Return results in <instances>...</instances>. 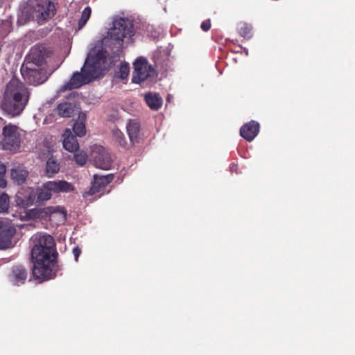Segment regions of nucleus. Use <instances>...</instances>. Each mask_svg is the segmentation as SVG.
Instances as JSON below:
<instances>
[{"label": "nucleus", "instance_id": "obj_10", "mask_svg": "<svg viewBox=\"0 0 355 355\" xmlns=\"http://www.w3.org/2000/svg\"><path fill=\"white\" fill-rule=\"evenodd\" d=\"M99 52L93 55L90 53L86 59L81 71L89 79V83L93 81L99 74Z\"/></svg>", "mask_w": 355, "mask_h": 355}, {"label": "nucleus", "instance_id": "obj_13", "mask_svg": "<svg viewBox=\"0 0 355 355\" xmlns=\"http://www.w3.org/2000/svg\"><path fill=\"white\" fill-rule=\"evenodd\" d=\"M16 204L21 208H26L36 205L35 194L34 188H21L16 195Z\"/></svg>", "mask_w": 355, "mask_h": 355}, {"label": "nucleus", "instance_id": "obj_19", "mask_svg": "<svg viewBox=\"0 0 355 355\" xmlns=\"http://www.w3.org/2000/svg\"><path fill=\"white\" fill-rule=\"evenodd\" d=\"M63 147L69 152H76L79 148L76 137L73 135L70 129H66L63 134Z\"/></svg>", "mask_w": 355, "mask_h": 355}, {"label": "nucleus", "instance_id": "obj_28", "mask_svg": "<svg viewBox=\"0 0 355 355\" xmlns=\"http://www.w3.org/2000/svg\"><path fill=\"white\" fill-rule=\"evenodd\" d=\"M239 34L245 38L251 37V27L246 23H240L238 27Z\"/></svg>", "mask_w": 355, "mask_h": 355}, {"label": "nucleus", "instance_id": "obj_32", "mask_svg": "<svg viewBox=\"0 0 355 355\" xmlns=\"http://www.w3.org/2000/svg\"><path fill=\"white\" fill-rule=\"evenodd\" d=\"M130 68L128 64H121L119 68L120 78L125 79L129 74Z\"/></svg>", "mask_w": 355, "mask_h": 355}, {"label": "nucleus", "instance_id": "obj_22", "mask_svg": "<svg viewBox=\"0 0 355 355\" xmlns=\"http://www.w3.org/2000/svg\"><path fill=\"white\" fill-rule=\"evenodd\" d=\"M148 106L153 110H158L162 105V98L158 94L148 93L145 96Z\"/></svg>", "mask_w": 355, "mask_h": 355}, {"label": "nucleus", "instance_id": "obj_16", "mask_svg": "<svg viewBox=\"0 0 355 355\" xmlns=\"http://www.w3.org/2000/svg\"><path fill=\"white\" fill-rule=\"evenodd\" d=\"M28 272L22 265L13 266L9 279L13 284L19 286L24 284L27 279Z\"/></svg>", "mask_w": 355, "mask_h": 355}, {"label": "nucleus", "instance_id": "obj_31", "mask_svg": "<svg viewBox=\"0 0 355 355\" xmlns=\"http://www.w3.org/2000/svg\"><path fill=\"white\" fill-rule=\"evenodd\" d=\"M6 166L0 162V187L5 188L7 185V182L5 179L6 175Z\"/></svg>", "mask_w": 355, "mask_h": 355}, {"label": "nucleus", "instance_id": "obj_5", "mask_svg": "<svg viewBox=\"0 0 355 355\" xmlns=\"http://www.w3.org/2000/svg\"><path fill=\"white\" fill-rule=\"evenodd\" d=\"M74 190V186L65 180L48 181L41 187L34 188L36 205H42L45 202L50 200L52 193H69Z\"/></svg>", "mask_w": 355, "mask_h": 355}, {"label": "nucleus", "instance_id": "obj_9", "mask_svg": "<svg viewBox=\"0 0 355 355\" xmlns=\"http://www.w3.org/2000/svg\"><path fill=\"white\" fill-rule=\"evenodd\" d=\"M152 72V67L148 64L146 59L137 58L134 62V72L132 78V83H141L145 81Z\"/></svg>", "mask_w": 355, "mask_h": 355}, {"label": "nucleus", "instance_id": "obj_20", "mask_svg": "<svg viewBox=\"0 0 355 355\" xmlns=\"http://www.w3.org/2000/svg\"><path fill=\"white\" fill-rule=\"evenodd\" d=\"M28 175V171L21 166H16L12 168L10 172L12 180L18 185H21L26 182Z\"/></svg>", "mask_w": 355, "mask_h": 355}, {"label": "nucleus", "instance_id": "obj_36", "mask_svg": "<svg viewBox=\"0 0 355 355\" xmlns=\"http://www.w3.org/2000/svg\"><path fill=\"white\" fill-rule=\"evenodd\" d=\"M49 209H53V207H49ZM59 209L58 207H54L53 208V212H56L58 211V209Z\"/></svg>", "mask_w": 355, "mask_h": 355}, {"label": "nucleus", "instance_id": "obj_15", "mask_svg": "<svg viewBox=\"0 0 355 355\" xmlns=\"http://www.w3.org/2000/svg\"><path fill=\"white\" fill-rule=\"evenodd\" d=\"M88 83H89V79H88L87 77H85L82 71H76L73 73L69 81L62 86L60 90L62 92H64L66 90H71L73 89L79 88L81 86Z\"/></svg>", "mask_w": 355, "mask_h": 355}, {"label": "nucleus", "instance_id": "obj_17", "mask_svg": "<svg viewBox=\"0 0 355 355\" xmlns=\"http://www.w3.org/2000/svg\"><path fill=\"white\" fill-rule=\"evenodd\" d=\"M259 123L251 121L244 124L240 129V135L248 141H252L259 132Z\"/></svg>", "mask_w": 355, "mask_h": 355}, {"label": "nucleus", "instance_id": "obj_2", "mask_svg": "<svg viewBox=\"0 0 355 355\" xmlns=\"http://www.w3.org/2000/svg\"><path fill=\"white\" fill-rule=\"evenodd\" d=\"M30 97L31 92L24 83L12 78L5 88L1 108L10 117L18 116L24 110Z\"/></svg>", "mask_w": 355, "mask_h": 355}, {"label": "nucleus", "instance_id": "obj_30", "mask_svg": "<svg viewBox=\"0 0 355 355\" xmlns=\"http://www.w3.org/2000/svg\"><path fill=\"white\" fill-rule=\"evenodd\" d=\"M74 159L78 165L83 166L87 162V156L85 153L79 152L74 155Z\"/></svg>", "mask_w": 355, "mask_h": 355}, {"label": "nucleus", "instance_id": "obj_14", "mask_svg": "<svg viewBox=\"0 0 355 355\" xmlns=\"http://www.w3.org/2000/svg\"><path fill=\"white\" fill-rule=\"evenodd\" d=\"M114 179L112 174L107 175H94V180L92 182V187L85 192L87 196H93L101 191L108 184H110Z\"/></svg>", "mask_w": 355, "mask_h": 355}, {"label": "nucleus", "instance_id": "obj_11", "mask_svg": "<svg viewBox=\"0 0 355 355\" xmlns=\"http://www.w3.org/2000/svg\"><path fill=\"white\" fill-rule=\"evenodd\" d=\"M92 161L94 165L103 170H109L112 164L110 154L103 147H96L92 152Z\"/></svg>", "mask_w": 355, "mask_h": 355}, {"label": "nucleus", "instance_id": "obj_3", "mask_svg": "<svg viewBox=\"0 0 355 355\" xmlns=\"http://www.w3.org/2000/svg\"><path fill=\"white\" fill-rule=\"evenodd\" d=\"M55 14V5L48 0H31L21 12L26 21H35L38 24L52 18Z\"/></svg>", "mask_w": 355, "mask_h": 355}, {"label": "nucleus", "instance_id": "obj_34", "mask_svg": "<svg viewBox=\"0 0 355 355\" xmlns=\"http://www.w3.org/2000/svg\"><path fill=\"white\" fill-rule=\"evenodd\" d=\"M201 28L204 31H208L210 28H211V22H210V20L209 19H207V20H205L202 22L201 24V26H200Z\"/></svg>", "mask_w": 355, "mask_h": 355}, {"label": "nucleus", "instance_id": "obj_8", "mask_svg": "<svg viewBox=\"0 0 355 355\" xmlns=\"http://www.w3.org/2000/svg\"><path fill=\"white\" fill-rule=\"evenodd\" d=\"M52 51L44 45H35L26 56L24 63L29 66L45 67L46 59L50 58Z\"/></svg>", "mask_w": 355, "mask_h": 355}, {"label": "nucleus", "instance_id": "obj_29", "mask_svg": "<svg viewBox=\"0 0 355 355\" xmlns=\"http://www.w3.org/2000/svg\"><path fill=\"white\" fill-rule=\"evenodd\" d=\"M9 208V197L6 193L0 195V213H5Z\"/></svg>", "mask_w": 355, "mask_h": 355}, {"label": "nucleus", "instance_id": "obj_23", "mask_svg": "<svg viewBox=\"0 0 355 355\" xmlns=\"http://www.w3.org/2000/svg\"><path fill=\"white\" fill-rule=\"evenodd\" d=\"M113 139L117 142L119 146L123 148H128V142L126 141L124 134L117 128H115L112 131Z\"/></svg>", "mask_w": 355, "mask_h": 355}, {"label": "nucleus", "instance_id": "obj_4", "mask_svg": "<svg viewBox=\"0 0 355 355\" xmlns=\"http://www.w3.org/2000/svg\"><path fill=\"white\" fill-rule=\"evenodd\" d=\"M111 44H114V53L121 51L123 40H130L134 35V26L132 21L126 18H119L113 21V26L108 32Z\"/></svg>", "mask_w": 355, "mask_h": 355}, {"label": "nucleus", "instance_id": "obj_33", "mask_svg": "<svg viewBox=\"0 0 355 355\" xmlns=\"http://www.w3.org/2000/svg\"><path fill=\"white\" fill-rule=\"evenodd\" d=\"M28 215L30 218H39L40 216V210L37 209H32L29 210Z\"/></svg>", "mask_w": 355, "mask_h": 355}, {"label": "nucleus", "instance_id": "obj_24", "mask_svg": "<svg viewBox=\"0 0 355 355\" xmlns=\"http://www.w3.org/2000/svg\"><path fill=\"white\" fill-rule=\"evenodd\" d=\"M60 170L59 164L54 159L49 158L46 162V173L48 177L57 173Z\"/></svg>", "mask_w": 355, "mask_h": 355}, {"label": "nucleus", "instance_id": "obj_37", "mask_svg": "<svg viewBox=\"0 0 355 355\" xmlns=\"http://www.w3.org/2000/svg\"><path fill=\"white\" fill-rule=\"evenodd\" d=\"M0 119H1L2 121H3V123H6V121L5 120H3V119L0 118Z\"/></svg>", "mask_w": 355, "mask_h": 355}, {"label": "nucleus", "instance_id": "obj_6", "mask_svg": "<svg viewBox=\"0 0 355 355\" xmlns=\"http://www.w3.org/2000/svg\"><path fill=\"white\" fill-rule=\"evenodd\" d=\"M54 70H48L45 67L29 66L23 63L21 73L27 83L37 86L46 82Z\"/></svg>", "mask_w": 355, "mask_h": 355}, {"label": "nucleus", "instance_id": "obj_25", "mask_svg": "<svg viewBox=\"0 0 355 355\" xmlns=\"http://www.w3.org/2000/svg\"><path fill=\"white\" fill-rule=\"evenodd\" d=\"M10 22L6 20H0V39L6 37L11 31Z\"/></svg>", "mask_w": 355, "mask_h": 355}, {"label": "nucleus", "instance_id": "obj_35", "mask_svg": "<svg viewBox=\"0 0 355 355\" xmlns=\"http://www.w3.org/2000/svg\"><path fill=\"white\" fill-rule=\"evenodd\" d=\"M81 254V250L78 247H75L73 249V254L75 257V260L77 261L80 254Z\"/></svg>", "mask_w": 355, "mask_h": 355}, {"label": "nucleus", "instance_id": "obj_1", "mask_svg": "<svg viewBox=\"0 0 355 355\" xmlns=\"http://www.w3.org/2000/svg\"><path fill=\"white\" fill-rule=\"evenodd\" d=\"M31 241L33 277L40 282L53 279L60 270L53 237L47 234L37 233L32 236Z\"/></svg>", "mask_w": 355, "mask_h": 355}, {"label": "nucleus", "instance_id": "obj_27", "mask_svg": "<svg viewBox=\"0 0 355 355\" xmlns=\"http://www.w3.org/2000/svg\"><path fill=\"white\" fill-rule=\"evenodd\" d=\"M73 132L75 133L76 136L78 137H83L86 133V128L85 123L82 121H76L73 124Z\"/></svg>", "mask_w": 355, "mask_h": 355}, {"label": "nucleus", "instance_id": "obj_18", "mask_svg": "<svg viewBox=\"0 0 355 355\" xmlns=\"http://www.w3.org/2000/svg\"><path fill=\"white\" fill-rule=\"evenodd\" d=\"M127 132L132 145L139 142L141 124L137 120H130L126 125Z\"/></svg>", "mask_w": 355, "mask_h": 355}, {"label": "nucleus", "instance_id": "obj_12", "mask_svg": "<svg viewBox=\"0 0 355 355\" xmlns=\"http://www.w3.org/2000/svg\"><path fill=\"white\" fill-rule=\"evenodd\" d=\"M16 233L15 226L8 222L0 220V249L12 246V239Z\"/></svg>", "mask_w": 355, "mask_h": 355}, {"label": "nucleus", "instance_id": "obj_7", "mask_svg": "<svg viewBox=\"0 0 355 355\" xmlns=\"http://www.w3.org/2000/svg\"><path fill=\"white\" fill-rule=\"evenodd\" d=\"M0 144L4 150H17L21 145V133L19 127L8 123L2 129Z\"/></svg>", "mask_w": 355, "mask_h": 355}, {"label": "nucleus", "instance_id": "obj_21", "mask_svg": "<svg viewBox=\"0 0 355 355\" xmlns=\"http://www.w3.org/2000/svg\"><path fill=\"white\" fill-rule=\"evenodd\" d=\"M75 105L69 102L58 104L55 112L61 117H71L74 112Z\"/></svg>", "mask_w": 355, "mask_h": 355}, {"label": "nucleus", "instance_id": "obj_26", "mask_svg": "<svg viewBox=\"0 0 355 355\" xmlns=\"http://www.w3.org/2000/svg\"><path fill=\"white\" fill-rule=\"evenodd\" d=\"M91 13H92V9L89 6L86 7L83 10L82 15H81V17L78 22V29L79 30L82 29L85 26V25L86 24V23L87 22L88 19L90 17Z\"/></svg>", "mask_w": 355, "mask_h": 355}]
</instances>
